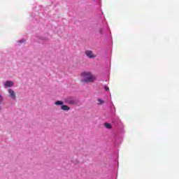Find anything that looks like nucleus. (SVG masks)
<instances>
[{
	"instance_id": "nucleus-7",
	"label": "nucleus",
	"mask_w": 179,
	"mask_h": 179,
	"mask_svg": "<svg viewBox=\"0 0 179 179\" xmlns=\"http://www.w3.org/2000/svg\"><path fill=\"white\" fill-rule=\"evenodd\" d=\"M55 104L56 106H63L64 105V102L62 101H57Z\"/></svg>"
},
{
	"instance_id": "nucleus-3",
	"label": "nucleus",
	"mask_w": 179,
	"mask_h": 179,
	"mask_svg": "<svg viewBox=\"0 0 179 179\" xmlns=\"http://www.w3.org/2000/svg\"><path fill=\"white\" fill-rule=\"evenodd\" d=\"M8 93L10 94V97L12 99H16V94L15 93V91H13L12 89L8 90Z\"/></svg>"
},
{
	"instance_id": "nucleus-2",
	"label": "nucleus",
	"mask_w": 179,
	"mask_h": 179,
	"mask_svg": "<svg viewBox=\"0 0 179 179\" xmlns=\"http://www.w3.org/2000/svg\"><path fill=\"white\" fill-rule=\"evenodd\" d=\"M85 55L88 58H96V55L93 54V52L92 50H86Z\"/></svg>"
},
{
	"instance_id": "nucleus-5",
	"label": "nucleus",
	"mask_w": 179,
	"mask_h": 179,
	"mask_svg": "<svg viewBox=\"0 0 179 179\" xmlns=\"http://www.w3.org/2000/svg\"><path fill=\"white\" fill-rule=\"evenodd\" d=\"M62 110H63L64 111H69V110H71V108H69V106H66V105H63L61 107Z\"/></svg>"
},
{
	"instance_id": "nucleus-6",
	"label": "nucleus",
	"mask_w": 179,
	"mask_h": 179,
	"mask_svg": "<svg viewBox=\"0 0 179 179\" xmlns=\"http://www.w3.org/2000/svg\"><path fill=\"white\" fill-rule=\"evenodd\" d=\"M104 127H106L107 129H111V128H113L110 123H104Z\"/></svg>"
},
{
	"instance_id": "nucleus-12",
	"label": "nucleus",
	"mask_w": 179,
	"mask_h": 179,
	"mask_svg": "<svg viewBox=\"0 0 179 179\" xmlns=\"http://www.w3.org/2000/svg\"><path fill=\"white\" fill-rule=\"evenodd\" d=\"M0 110H1V107H0Z\"/></svg>"
},
{
	"instance_id": "nucleus-8",
	"label": "nucleus",
	"mask_w": 179,
	"mask_h": 179,
	"mask_svg": "<svg viewBox=\"0 0 179 179\" xmlns=\"http://www.w3.org/2000/svg\"><path fill=\"white\" fill-rule=\"evenodd\" d=\"M97 101H98L99 106H100L101 104H104V101H103L101 99H98Z\"/></svg>"
},
{
	"instance_id": "nucleus-10",
	"label": "nucleus",
	"mask_w": 179,
	"mask_h": 179,
	"mask_svg": "<svg viewBox=\"0 0 179 179\" xmlns=\"http://www.w3.org/2000/svg\"><path fill=\"white\" fill-rule=\"evenodd\" d=\"M2 100H3V99L2 98V96L0 94V103H2Z\"/></svg>"
},
{
	"instance_id": "nucleus-4",
	"label": "nucleus",
	"mask_w": 179,
	"mask_h": 179,
	"mask_svg": "<svg viewBox=\"0 0 179 179\" xmlns=\"http://www.w3.org/2000/svg\"><path fill=\"white\" fill-rule=\"evenodd\" d=\"M13 86V82L12 81H6L4 84V87H10Z\"/></svg>"
},
{
	"instance_id": "nucleus-9",
	"label": "nucleus",
	"mask_w": 179,
	"mask_h": 179,
	"mask_svg": "<svg viewBox=\"0 0 179 179\" xmlns=\"http://www.w3.org/2000/svg\"><path fill=\"white\" fill-rule=\"evenodd\" d=\"M105 90H106V92H108V91L110 90V88H109L107 85H106V86H105Z\"/></svg>"
},
{
	"instance_id": "nucleus-11",
	"label": "nucleus",
	"mask_w": 179,
	"mask_h": 179,
	"mask_svg": "<svg viewBox=\"0 0 179 179\" xmlns=\"http://www.w3.org/2000/svg\"><path fill=\"white\" fill-rule=\"evenodd\" d=\"M100 33L101 34V33H103V29H100Z\"/></svg>"
},
{
	"instance_id": "nucleus-1",
	"label": "nucleus",
	"mask_w": 179,
	"mask_h": 179,
	"mask_svg": "<svg viewBox=\"0 0 179 179\" xmlns=\"http://www.w3.org/2000/svg\"><path fill=\"white\" fill-rule=\"evenodd\" d=\"M82 82H84V83H93L96 79V76L92 75V72L85 71L82 73Z\"/></svg>"
}]
</instances>
